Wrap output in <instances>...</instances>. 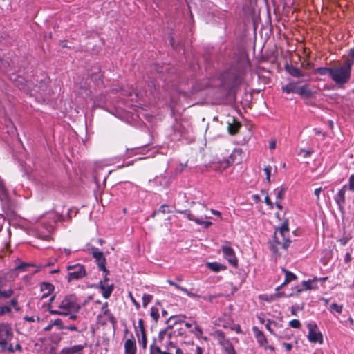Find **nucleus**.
I'll return each mask as SVG.
<instances>
[{
	"instance_id": "20e7f679",
	"label": "nucleus",
	"mask_w": 354,
	"mask_h": 354,
	"mask_svg": "<svg viewBox=\"0 0 354 354\" xmlns=\"http://www.w3.org/2000/svg\"><path fill=\"white\" fill-rule=\"evenodd\" d=\"M13 336L14 333L11 325L6 322H0V348L1 351H13L12 344H9Z\"/></svg>"
},
{
	"instance_id": "9d476101",
	"label": "nucleus",
	"mask_w": 354,
	"mask_h": 354,
	"mask_svg": "<svg viewBox=\"0 0 354 354\" xmlns=\"http://www.w3.org/2000/svg\"><path fill=\"white\" fill-rule=\"evenodd\" d=\"M205 210H207V207L205 205H200L198 207L197 212L198 213L197 214V218L195 223L198 225H203L204 228L207 229L212 225V223L204 221L205 218H210V216L203 213Z\"/></svg>"
},
{
	"instance_id": "338daca9",
	"label": "nucleus",
	"mask_w": 354,
	"mask_h": 354,
	"mask_svg": "<svg viewBox=\"0 0 354 354\" xmlns=\"http://www.w3.org/2000/svg\"><path fill=\"white\" fill-rule=\"evenodd\" d=\"M167 333V330H163V331H160V333H159V337L161 338V339H163L164 338V335H166Z\"/></svg>"
},
{
	"instance_id": "f8f14e48",
	"label": "nucleus",
	"mask_w": 354,
	"mask_h": 354,
	"mask_svg": "<svg viewBox=\"0 0 354 354\" xmlns=\"http://www.w3.org/2000/svg\"><path fill=\"white\" fill-rule=\"evenodd\" d=\"M317 281V278L315 277L313 279H308L307 281H303L301 283V286H298L296 287L297 292L300 293L303 290H308L311 289L317 288V286L314 285V283Z\"/></svg>"
},
{
	"instance_id": "f704fd0d",
	"label": "nucleus",
	"mask_w": 354,
	"mask_h": 354,
	"mask_svg": "<svg viewBox=\"0 0 354 354\" xmlns=\"http://www.w3.org/2000/svg\"><path fill=\"white\" fill-rule=\"evenodd\" d=\"M138 342L143 349L147 348V339L146 335H140L139 337Z\"/></svg>"
},
{
	"instance_id": "6ab92c4d",
	"label": "nucleus",
	"mask_w": 354,
	"mask_h": 354,
	"mask_svg": "<svg viewBox=\"0 0 354 354\" xmlns=\"http://www.w3.org/2000/svg\"><path fill=\"white\" fill-rule=\"evenodd\" d=\"M286 72L292 77L304 78L306 75L301 71L292 65L286 64L285 66Z\"/></svg>"
},
{
	"instance_id": "cd10ccee",
	"label": "nucleus",
	"mask_w": 354,
	"mask_h": 354,
	"mask_svg": "<svg viewBox=\"0 0 354 354\" xmlns=\"http://www.w3.org/2000/svg\"><path fill=\"white\" fill-rule=\"evenodd\" d=\"M342 309H343V306L339 305L336 303H333L332 304L330 305V306L328 308V310L333 314H334L335 313L340 314L342 312Z\"/></svg>"
},
{
	"instance_id": "f03ea898",
	"label": "nucleus",
	"mask_w": 354,
	"mask_h": 354,
	"mask_svg": "<svg viewBox=\"0 0 354 354\" xmlns=\"http://www.w3.org/2000/svg\"><path fill=\"white\" fill-rule=\"evenodd\" d=\"M353 64V59H346L342 64L333 66L330 79L337 85H344L348 83L351 77Z\"/></svg>"
},
{
	"instance_id": "7ed1b4c3",
	"label": "nucleus",
	"mask_w": 354,
	"mask_h": 354,
	"mask_svg": "<svg viewBox=\"0 0 354 354\" xmlns=\"http://www.w3.org/2000/svg\"><path fill=\"white\" fill-rule=\"evenodd\" d=\"M289 227L288 221L283 222L281 225L276 228L274 234V239L271 243V250L277 253L280 248L286 250L291 243L289 239Z\"/></svg>"
},
{
	"instance_id": "0eeeda50",
	"label": "nucleus",
	"mask_w": 354,
	"mask_h": 354,
	"mask_svg": "<svg viewBox=\"0 0 354 354\" xmlns=\"http://www.w3.org/2000/svg\"><path fill=\"white\" fill-rule=\"evenodd\" d=\"M68 272V280H77L86 275V270L84 266L77 263L66 267Z\"/></svg>"
},
{
	"instance_id": "49530a36",
	"label": "nucleus",
	"mask_w": 354,
	"mask_h": 354,
	"mask_svg": "<svg viewBox=\"0 0 354 354\" xmlns=\"http://www.w3.org/2000/svg\"><path fill=\"white\" fill-rule=\"evenodd\" d=\"M148 86L151 88V93L153 95H156V91L157 90L156 86L155 83L153 82H151L149 83Z\"/></svg>"
},
{
	"instance_id": "ea45409f",
	"label": "nucleus",
	"mask_w": 354,
	"mask_h": 354,
	"mask_svg": "<svg viewBox=\"0 0 354 354\" xmlns=\"http://www.w3.org/2000/svg\"><path fill=\"white\" fill-rule=\"evenodd\" d=\"M10 304L16 310L19 309L18 306V299L17 297H12L10 301Z\"/></svg>"
},
{
	"instance_id": "473e14b6",
	"label": "nucleus",
	"mask_w": 354,
	"mask_h": 354,
	"mask_svg": "<svg viewBox=\"0 0 354 354\" xmlns=\"http://www.w3.org/2000/svg\"><path fill=\"white\" fill-rule=\"evenodd\" d=\"M142 305L145 308L149 303H150L153 299V296L149 294H144L142 296Z\"/></svg>"
},
{
	"instance_id": "603ef678",
	"label": "nucleus",
	"mask_w": 354,
	"mask_h": 354,
	"mask_svg": "<svg viewBox=\"0 0 354 354\" xmlns=\"http://www.w3.org/2000/svg\"><path fill=\"white\" fill-rule=\"evenodd\" d=\"M269 148L270 149H274L276 148V140H271L269 142Z\"/></svg>"
},
{
	"instance_id": "680f3d73",
	"label": "nucleus",
	"mask_w": 354,
	"mask_h": 354,
	"mask_svg": "<svg viewBox=\"0 0 354 354\" xmlns=\"http://www.w3.org/2000/svg\"><path fill=\"white\" fill-rule=\"evenodd\" d=\"M203 349L200 346H196L195 354H203Z\"/></svg>"
},
{
	"instance_id": "0e129e2a",
	"label": "nucleus",
	"mask_w": 354,
	"mask_h": 354,
	"mask_svg": "<svg viewBox=\"0 0 354 354\" xmlns=\"http://www.w3.org/2000/svg\"><path fill=\"white\" fill-rule=\"evenodd\" d=\"M211 212H212L214 215L218 216H221V213L219 211H218V210H215V209H211Z\"/></svg>"
},
{
	"instance_id": "2f4dec72",
	"label": "nucleus",
	"mask_w": 354,
	"mask_h": 354,
	"mask_svg": "<svg viewBox=\"0 0 354 354\" xmlns=\"http://www.w3.org/2000/svg\"><path fill=\"white\" fill-rule=\"evenodd\" d=\"M161 349L159 346L156 345V340L153 341V344L150 346V353L149 354H160Z\"/></svg>"
},
{
	"instance_id": "5701e85b",
	"label": "nucleus",
	"mask_w": 354,
	"mask_h": 354,
	"mask_svg": "<svg viewBox=\"0 0 354 354\" xmlns=\"http://www.w3.org/2000/svg\"><path fill=\"white\" fill-rule=\"evenodd\" d=\"M101 312L104 314V315L107 316L109 322L112 324H115L116 323V319L113 315V314L111 313L109 309L108 308V303L106 302L103 304L102 307L101 308Z\"/></svg>"
},
{
	"instance_id": "ddd939ff",
	"label": "nucleus",
	"mask_w": 354,
	"mask_h": 354,
	"mask_svg": "<svg viewBox=\"0 0 354 354\" xmlns=\"http://www.w3.org/2000/svg\"><path fill=\"white\" fill-rule=\"evenodd\" d=\"M306 80H308V79L299 80L297 82H290L286 85L282 86L281 89L286 93H297L299 87L298 84Z\"/></svg>"
},
{
	"instance_id": "a18cd8bd",
	"label": "nucleus",
	"mask_w": 354,
	"mask_h": 354,
	"mask_svg": "<svg viewBox=\"0 0 354 354\" xmlns=\"http://www.w3.org/2000/svg\"><path fill=\"white\" fill-rule=\"evenodd\" d=\"M63 328H65V329H67V330H71V331H77V328L75 326V325H71V326H61L59 327V329H63Z\"/></svg>"
},
{
	"instance_id": "3c124183",
	"label": "nucleus",
	"mask_w": 354,
	"mask_h": 354,
	"mask_svg": "<svg viewBox=\"0 0 354 354\" xmlns=\"http://www.w3.org/2000/svg\"><path fill=\"white\" fill-rule=\"evenodd\" d=\"M130 295V297H131V301L133 302V304L135 305L136 308L137 309H138L140 308V304L133 297L131 293L129 294Z\"/></svg>"
},
{
	"instance_id": "a19ab883",
	"label": "nucleus",
	"mask_w": 354,
	"mask_h": 354,
	"mask_svg": "<svg viewBox=\"0 0 354 354\" xmlns=\"http://www.w3.org/2000/svg\"><path fill=\"white\" fill-rule=\"evenodd\" d=\"M24 320L28 322H35V321H37V322H39L40 321V318L39 317H35V316H28V315H26L24 317Z\"/></svg>"
},
{
	"instance_id": "864d4df0",
	"label": "nucleus",
	"mask_w": 354,
	"mask_h": 354,
	"mask_svg": "<svg viewBox=\"0 0 354 354\" xmlns=\"http://www.w3.org/2000/svg\"><path fill=\"white\" fill-rule=\"evenodd\" d=\"M265 203L269 205L270 207V208H273V203H272V201H270V198L268 196H266L265 197Z\"/></svg>"
},
{
	"instance_id": "774afa93",
	"label": "nucleus",
	"mask_w": 354,
	"mask_h": 354,
	"mask_svg": "<svg viewBox=\"0 0 354 354\" xmlns=\"http://www.w3.org/2000/svg\"><path fill=\"white\" fill-rule=\"evenodd\" d=\"M160 354H173L172 352H170L168 350H166L165 351H161V353Z\"/></svg>"
},
{
	"instance_id": "09e8293b",
	"label": "nucleus",
	"mask_w": 354,
	"mask_h": 354,
	"mask_svg": "<svg viewBox=\"0 0 354 354\" xmlns=\"http://www.w3.org/2000/svg\"><path fill=\"white\" fill-rule=\"evenodd\" d=\"M12 350H13V351H8L9 353H15L16 351H22V347H21V346L20 344H17L15 345V346H13L12 345Z\"/></svg>"
},
{
	"instance_id": "393cba45",
	"label": "nucleus",
	"mask_w": 354,
	"mask_h": 354,
	"mask_svg": "<svg viewBox=\"0 0 354 354\" xmlns=\"http://www.w3.org/2000/svg\"><path fill=\"white\" fill-rule=\"evenodd\" d=\"M197 209L198 207L194 209V212L196 213L195 214H192L191 211L189 209L176 210V212L185 215L188 220L195 222L197 218V214L198 213L197 212Z\"/></svg>"
},
{
	"instance_id": "aec40b11",
	"label": "nucleus",
	"mask_w": 354,
	"mask_h": 354,
	"mask_svg": "<svg viewBox=\"0 0 354 354\" xmlns=\"http://www.w3.org/2000/svg\"><path fill=\"white\" fill-rule=\"evenodd\" d=\"M167 282L169 285H171V286H172L175 287L176 289H178V290H181L182 292H185L187 296H189V297H192V298H198V297H200V295H197V294H196V293H193V292H192L189 291L187 289H186V288H183V287H182V286H179L178 284H177V283H174V282L173 281H171V280L168 279V280L167 281Z\"/></svg>"
},
{
	"instance_id": "bb28decb",
	"label": "nucleus",
	"mask_w": 354,
	"mask_h": 354,
	"mask_svg": "<svg viewBox=\"0 0 354 354\" xmlns=\"http://www.w3.org/2000/svg\"><path fill=\"white\" fill-rule=\"evenodd\" d=\"M333 71V66L332 67H319L317 68L315 70V73L319 74L320 75H328L330 77H331Z\"/></svg>"
},
{
	"instance_id": "69168bd1",
	"label": "nucleus",
	"mask_w": 354,
	"mask_h": 354,
	"mask_svg": "<svg viewBox=\"0 0 354 354\" xmlns=\"http://www.w3.org/2000/svg\"><path fill=\"white\" fill-rule=\"evenodd\" d=\"M76 313H71L70 315H68L70 319L75 320L77 319Z\"/></svg>"
},
{
	"instance_id": "e433bc0d",
	"label": "nucleus",
	"mask_w": 354,
	"mask_h": 354,
	"mask_svg": "<svg viewBox=\"0 0 354 354\" xmlns=\"http://www.w3.org/2000/svg\"><path fill=\"white\" fill-rule=\"evenodd\" d=\"M348 189L351 192H354V174H351L348 178Z\"/></svg>"
},
{
	"instance_id": "39448f33",
	"label": "nucleus",
	"mask_w": 354,
	"mask_h": 354,
	"mask_svg": "<svg viewBox=\"0 0 354 354\" xmlns=\"http://www.w3.org/2000/svg\"><path fill=\"white\" fill-rule=\"evenodd\" d=\"M221 250L223 252L224 259H225L231 266L236 268L238 266V259L230 243L229 242H225L221 245Z\"/></svg>"
},
{
	"instance_id": "4c0bfd02",
	"label": "nucleus",
	"mask_w": 354,
	"mask_h": 354,
	"mask_svg": "<svg viewBox=\"0 0 354 354\" xmlns=\"http://www.w3.org/2000/svg\"><path fill=\"white\" fill-rule=\"evenodd\" d=\"M313 152V151L311 149L306 150V149H301L299 151V155H302L304 158H308Z\"/></svg>"
},
{
	"instance_id": "5fc2aeb1",
	"label": "nucleus",
	"mask_w": 354,
	"mask_h": 354,
	"mask_svg": "<svg viewBox=\"0 0 354 354\" xmlns=\"http://www.w3.org/2000/svg\"><path fill=\"white\" fill-rule=\"evenodd\" d=\"M322 187H319V188H317L315 189L314 191V194L315 195L317 196V199L319 200V194L320 193L322 192Z\"/></svg>"
},
{
	"instance_id": "6e6552de",
	"label": "nucleus",
	"mask_w": 354,
	"mask_h": 354,
	"mask_svg": "<svg viewBox=\"0 0 354 354\" xmlns=\"http://www.w3.org/2000/svg\"><path fill=\"white\" fill-rule=\"evenodd\" d=\"M89 253H91L93 257L95 259L98 269L102 272H106V258L102 252L100 251L97 248L91 247L88 249Z\"/></svg>"
},
{
	"instance_id": "c85d7f7f",
	"label": "nucleus",
	"mask_w": 354,
	"mask_h": 354,
	"mask_svg": "<svg viewBox=\"0 0 354 354\" xmlns=\"http://www.w3.org/2000/svg\"><path fill=\"white\" fill-rule=\"evenodd\" d=\"M40 290L41 292H48V293H50L54 290V286L50 283L42 282L40 284Z\"/></svg>"
},
{
	"instance_id": "79ce46f5",
	"label": "nucleus",
	"mask_w": 354,
	"mask_h": 354,
	"mask_svg": "<svg viewBox=\"0 0 354 354\" xmlns=\"http://www.w3.org/2000/svg\"><path fill=\"white\" fill-rule=\"evenodd\" d=\"M177 348H178L172 342H169L166 345V349L169 351L170 352H172L174 349H175L176 351Z\"/></svg>"
},
{
	"instance_id": "c9c22d12",
	"label": "nucleus",
	"mask_w": 354,
	"mask_h": 354,
	"mask_svg": "<svg viewBox=\"0 0 354 354\" xmlns=\"http://www.w3.org/2000/svg\"><path fill=\"white\" fill-rule=\"evenodd\" d=\"M11 312L10 306L4 305L0 306V316L4 315Z\"/></svg>"
},
{
	"instance_id": "f257e3e1",
	"label": "nucleus",
	"mask_w": 354,
	"mask_h": 354,
	"mask_svg": "<svg viewBox=\"0 0 354 354\" xmlns=\"http://www.w3.org/2000/svg\"><path fill=\"white\" fill-rule=\"evenodd\" d=\"M57 308L58 309H53L51 305H49L48 310L51 315L66 316L71 313H77L81 306L77 303L75 295H68L58 303Z\"/></svg>"
},
{
	"instance_id": "c756f323",
	"label": "nucleus",
	"mask_w": 354,
	"mask_h": 354,
	"mask_svg": "<svg viewBox=\"0 0 354 354\" xmlns=\"http://www.w3.org/2000/svg\"><path fill=\"white\" fill-rule=\"evenodd\" d=\"M277 323L275 321H272L270 319H268L267 321V323L266 324V329L272 335H275L274 328L272 326H277Z\"/></svg>"
},
{
	"instance_id": "e2e57ef3",
	"label": "nucleus",
	"mask_w": 354,
	"mask_h": 354,
	"mask_svg": "<svg viewBox=\"0 0 354 354\" xmlns=\"http://www.w3.org/2000/svg\"><path fill=\"white\" fill-rule=\"evenodd\" d=\"M53 324H52V322H51V323H50V324H49L48 326H46L44 328V330L45 331H50V330L52 329V328H53Z\"/></svg>"
},
{
	"instance_id": "4be33fe9",
	"label": "nucleus",
	"mask_w": 354,
	"mask_h": 354,
	"mask_svg": "<svg viewBox=\"0 0 354 354\" xmlns=\"http://www.w3.org/2000/svg\"><path fill=\"white\" fill-rule=\"evenodd\" d=\"M299 95L304 97H310L312 95V91L308 87V84L299 86L297 93Z\"/></svg>"
},
{
	"instance_id": "f3484780",
	"label": "nucleus",
	"mask_w": 354,
	"mask_h": 354,
	"mask_svg": "<svg viewBox=\"0 0 354 354\" xmlns=\"http://www.w3.org/2000/svg\"><path fill=\"white\" fill-rule=\"evenodd\" d=\"M99 288L104 298L109 299L113 290V284H105V281H100Z\"/></svg>"
},
{
	"instance_id": "1a4fd4ad",
	"label": "nucleus",
	"mask_w": 354,
	"mask_h": 354,
	"mask_svg": "<svg viewBox=\"0 0 354 354\" xmlns=\"http://www.w3.org/2000/svg\"><path fill=\"white\" fill-rule=\"evenodd\" d=\"M308 329V339L310 342L320 344L323 343V336L320 331L317 329V326L315 323H308L307 324Z\"/></svg>"
},
{
	"instance_id": "052dcab7",
	"label": "nucleus",
	"mask_w": 354,
	"mask_h": 354,
	"mask_svg": "<svg viewBox=\"0 0 354 354\" xmlns=\"http://www.w3.org/2000/svg\"><path fill=\"white\" fill-rule=\"evenodd\" d=\"M348 59H352L354 60V48L350 49L348 52Z\"/></svg>"
},
{
	"instance_id": "9b49d317",
	"label": "nucleus",
	"mask_w": 354,
	"mask_h": 354,
	"mask_svg": "<svg viewBox=\"0 0 354 354\" xmlns=\"http://www.w3.org/2000/svg\"><path fill=\"white\" fill-rule=\"evenodd\" d=\"M86 344H76L62 348L57 354H84Z\"/></svg>"
},
{
	"instance_id": "8fccbe9b",
	"label": "nucleus",
	"mask_w": 354,
	"mask_h": 354,
	"mask_svg": "<svg viewBox=\"0 0 354 354\" xmlns=\"http://www.w3.org/2000/svg\"><path fill=\"white\" fill-rule=\"evenodd\" d=\"M53 326H57L59 328L62 325V322L60 319H56L52 322Z\"/></svg>"
},
{
	"instance_id": "7c9ffc66",
	"label": "nucleus",
	"mask_w": 354,
	"mask_h": 354,
	"mask_svg": "<svg viewBox=\"0 0 354 354\" xmlns=\"http://www.w3.org/2000/svg\"><path fill=\"white\" fill-rule=\"evenodd\" d=\"M150 316L157 322L159 319V311L158 309L156 307H151L150 310Z\"/></svg>"
},
{
	"instance_id": "6e6d98bb",
	"label": "nucleus",
	"mask_w": 354,
	"mask_h": 354,
	"mask_svg": "<svg viewBox=\"0 0 354 354\" xmlns=\"http://www.w3.org/2000/svg\"><path fill=\"white\" fill-rule=\"evenodd\" d=\"M169 320L174 321V324H176L177 323H180L182 322V320L178 317H171Z\"/></svg>"
},
{
	"instance_id": "de8ad7c7",
	"label": "nucleus",
	"mask_w": 354,
	"mask_h": 354,
	"mask_svg": "<svg viewBox=\"0 0 354 354\" xmlns=\"http://www.w3.org/2000/svg\"><path fill=\"white\" fill-rule=\"evenodd\" d=\"M194 329H195V331H196L195 335H196L197 337H201V335H202V334H203V330H202V328H201L199 326L196 325V326H195Z\"/></svg>"
},
{
	"instance_id": "a878e982",
	"label": "nucleus",
	"mask_w": 354,
	"mask_h": 354,
	"mask_svg": "<svg viewBox=\"0 0 354 354\" xmlns=\"http://www.w3.org/2000/svg\"><path fill=\"white\" fill-rule=\"evenodd\" d=\"M135 331L138 339L140 335H146L144 321L142 319L138 320V326H135Z\"/></svg>"
},
{
	"instance_id": "c03bdc74",
	"label": "nucleus",
	"mask_w": 354,
	"mask_h": 354,
	"mask_svg": "<svg viewBox=\"0 0 354 354\" xmlns=\"http://www.w3.org/2000/svg\"><path fill=\"white\" fill-rule=\"evenodd\" d=\"M263 170L266 175V179L269 182L270 180L271 167L268 166V167H265Z\"/></svg>"
},
{
	"instance_id": "bf43d9fd",
	"label": "nucleus",
	"mask_w": 354,
	"mask_h": 354,
	"mask_svg": "<svg viewBox=\"0 0 354 354\" xmlns=\"http://www.w3.org/2000/svg\"><path fill=\"white\" fill-rule=\"evenodd\" d=\"M294 295V293H290L289 295H286L283 292H277L276 293V296L278 297H291V296H293Z\"/></svg>"
},
{
	"instance_id": "dca6fc26",
	"label": "nucleus",
	"mask_w": 354,
	"mask_h": 354,
	"mask_svg": "<svg viewBox=\"0 0 354 354\" xmlns=\"http://www.w3.org/2000/svg\"><path fill=\"white\" fill-rule=\"evenodd\" d=\"M346 188H347V185H344L338 191L337 194L334 196V200L339 207L343 206L346 203L345 194H346Z\"/></svg>"
},
{
	"instance_id": "412c9836",
	"label": "nucleus",
	"mask_w": 354,
	"mask_h": 354,
	"mask_svg": "<svg viewBox=\"0 0 354 354\" xmlns=\"http://www.w3.org/2000/svg\"><path fill=\"white\" fill-rule=\"evenodd\" d=\"M282 270L283 271V272L285 273V275H286L285 280L281 286H278L276 288L277 291H278L279 289H281L283 286L288 284L290 281H294L297 279V276L294 273H292L290 271H288L286 269H283Z\"/></svg>"
},
{
	"instance_id": "72a5a7b5",
	"label": "nucleus",
	"mask_w": 354,
	"mask_h": 354,
	"mask_svg": "<svg viewBox=\"0 0 354 354\" xmlns=\"http://www.w3.org/2000/svg\"><path fill=\"white\" fill-rule=\"evenodd\" d=\"M276 193V197L279 200H281L283 197L284 193L286 192V189L283 187L277 188L274 190Z\"/></svg>"
},
{
	"instance_id": "4d7b16f0",
	"label": "nucleus",
	"mask_w": 354,
	"mask_h": 354,
	"mask_svg": "<svg viewBox=\"0 0 354 354\" xmlns=\"http://www.w3.org/2000/svg\"><path fill=\"white\" fill-rule=\"evenodd\" d=\"M109 273V272L108 270L107 273L106 272H103L104 280L102 281H105V284H108V281L109 280V278L107 277Z\"/></svg>"
},
{
	"instance_id": "423d86ee",
	"label": "nucleus",
	"mask_w": 354,
	"mask_h": 354,
	"mask_svg": "<svg viewBox=\"0 0 354 354\" xmlns=\"http://www.w3.org/2000/svg\"><path fill=\"white\" fill-rule=\"evenodd\" d=\"M215 335L217 337L218 344L224 351V354H236L232 344L225 337L223 331L220 330H216L215 332Z\"/></svg>"
},
{
	"instance_id": "a211bd4d",
	"label": "nucleus",
	"mask_w": 354,
	"mask_h": 354,
	"mask_svg": "<svg viewBox=\"0 0 354 354\" xmlns=\"http://www.w3.org/2000/svg\"><path fill=\"white\" fill-rule=\"evenodd\" d=\"M6 280L0 278V300L8 299L12 297L14 294L12 289L5 290L3 288Z\"/></svg>"
},
{
	"instance_id": "b1692460",
	"label": "nucleus",
	"mask_w": 354,
	"mask_h": 354,
	"mask_svg": "<svg viewBox=\"0 0 354 354\" xmlns=\"http://www.w3.org/2000/svg\"><path fill=\"white\" fill-rule=\"evenodd\" d=\"M207 266L211 270L216 272H220L221 270H225L226 269L225 266L223 265L221 263H218V262L207 263Z\"/></svg>"
},
{
	"instance_id": "2eb2a0df",
	"label": "nucleus",
	"mask_w": 354,
	"mask_h": 354,
	"mask_svg": "<svg viewBox=\"0 0 354 354\" xmlns=\"http://www.w3.org/2000/svg\"><path fill=\"white\" fill-rule=\"evenodd\" d=\"M252 331L258 344L261 346L267 348L266 344H268V340L263 333L257 326L252 328Z\"/></svg>"
},
{
	"instance_id": "13d9d810",
	"label": "nucleus",
	"mask_w": 354,
	"mask_h": 354,
	"mask_svg": "<svg viewBox=\"0 0 354 354\" xmlns=\"http://www.w3.org/2000/svg\"><path fill=\"white\" fill-rule=\"evenodd\" d=\"M283 346L287 351H290L292 348V345L290 343H283Z\"/></svg>"
},
{
	"instance_id": "58836bf2",
	"label": "nucleus",
	"mask_w": 354,
	"mask_h": 354,
	"mask_svg": "<svg viewBox=\"0 0 354 354\" xmlns=\"http://www.w3.org/2000/svg\"><path fill=\"white\" fill-rule=\"evenodd\" d=\"M289 326L294 328H299L301 326V323L298 319H292L290 321Z\"/></svg>"
},
{
	"instance_id": "4468645a",
	"label": "nucleus",
	"mask_w": 354,
	"mask_h": 354,
	"mask_svg": "<svg viewBox=\"0 0 354 354\" xmlns=\"http://www.w3.org/2000/svg\"><path fill=\"white\" fill-rule=\"evenodd\" d=\"M124 354H136V340L133 335L131 338L128 339L124 342Z\"/></svg>"
},
{
	"instance_id": "37998d69",
	"label": "nucleus",
	"mask_w": 354,
	"mask_h": 354,
	"mask_svg": "<svg viewBox=\"0 0 354 354\" xmlns=\"http://www.w3.org/2000/svg\"><path fill=\"white\" fill-rule=\"evenodd\" d=\"M158 212H162L163 214L171 212V211L169 209V207L166 205H161L158 209Z\"/></svg>"
}]
</instances>
